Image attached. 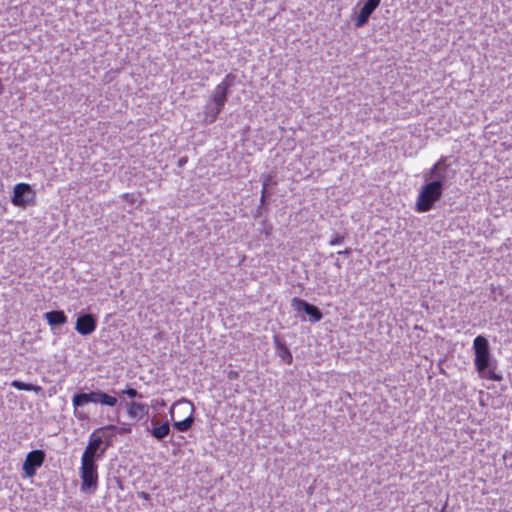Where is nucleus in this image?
I'll list each match as a JSON object with an SVG mask.
<instances>
[{"label": "nucleus", "instance_id": "27", "mask_svg": "<svg viewBox=\"0 0 512 512\" xmlns=\"http://www.w3.org/2000/svg\"><path fill=\"white\" fill-rule=\"evenodd\" d=\"M184 162H185V160H183V159H180V160H179V164H180V165L184 164Z\"/></svg>", "mask_w": 512, "mask_h": 512}, {"label": "nucleus", "instance_id": "11", "mask_svg": "<svg viewBox=\"0 0 512 512\" xmlns=\"http://www.w3.org/2000/svg\"><path fill=\"white\" fill-rule=\"evenodd\" d=\"M97 327V319L92 314H81L75 323V330L82 336L92 334Z\"/></svg>", "mask_w": 512, "mask_h": 512}, {"label": "nucleus", "instance_id": "16", "mask_svg": "<svg viewBox=\"0 0 512 512\" xmlns=\"http://www.w3.org/2000/svg\"><path fill=\"white\" fill-rule=\"evenodd\" d=\"M222 110L223 107L207 101L204 108V122L206 124H212L216 121Z\"/></svg>", "mask_w": 512, "mask_h": 512}, {"label": "nucleus", "instance_id": "23", "mask_svg": "<svg viewBox=\"0 0 512 512\" xmlns=\"http://www.w3.org/2000/svg\"><path fill=\"white\" fill-rule=\"evenodd\" d=\"M487 378L493 381H500L502 379L501 375L496 374L494 371L489 370Z\"/></svg>", "mask_w": 512, "mask_h": 512}, {"label": "nucleus", "instance_id": "13", "mask_svg": "<svg viewBox=\"0 0 512 512\" xmlns=\"http://www.w3.org/2000/svg\"><path fill=\"white\" fill-rule=\"evenodd\" d=\"M147 432L157 441H164L165 438L171 432V426L169 420H165L160 422L157 419H152L150 422V427L147 428Z\"/></svg>", "mask_w": 512, "mask_h": 512}, {"label": "nucleus", "instance_id": "21", "mask_svg": "<svg viewBox=\"0 0 512 512\" xmlns=\"http://www.w3.org/2000/svg\"><path fill=\"white\" fill-rule=\"evenodd\" d=\"M124 395H127L129 398H142V395L138 393L136 389L133 388H127L121 392Z\"/></svg>", "mask_w": 512, "mask_h": 512}, {"label": "nucleus", "instance_id": "10", "mask_svg": "<svg viewBox=\"0 0 512 512\" xmlns=\"http://www.w3.org/2000/svg\"><path fill=\"white\" fill-rule=\"evenodd\" d=\"M45 453L42 450H33L29 452L23 463V470L28 477H33L36 471L43 464Z\"/></svg>", "mask_w": 512, "mask_h": 512}, {"label": "nucleus", "instance_id": "6", "mask_svg": "<svg viewBox=\"0 0 512 512\" xmlns=\"http://www.w3.org/2000/svg\"><path fill=\"white\" fill-rule=\"evenodd\" d=\"M81 478V491L83 493H95L98 488V465L95 462L81 460L79 468Z\"/></svg>", "mask_w": 512, "mask_h": 512}, {"label": "nucleus", "instance_id": "8", "mask_svg": "<svg viewBox=\"0 0 512 512\" xmlns=\"http://www.w3.org/2000/svg\"><path fill=\"white\" fill-rule=\"evenodd\" d=\"M235 78V75L231 73L227 74L222 81L216 85L208 101L224 108L228 99V91L230 87L233 86Z\"/></svg>", "mask_w": 512, "mask_h": 512}, {"label": "nucleus", "instance_id": "2", "mask_svg": "<svg viewBox=\"0 0 512 512\" xmlns=\"http://www.w3.org/2000/svg\"><path fill=\"white\" fill-rule=\"evenodd\" d=\"M194 413L195 407L191 401L184 398L175 401L169 409L173 428L187 432L194 423Z\"/></svg>", "mask_w": 512, "mask_h": 512}, {"label": "nucleus", "instance_id": "14", "mask_svg": "<svg viewBox=\"0 0 512 512\" xmlns=\"http://www.w3.org/2000/svg\"><path fill=\"white\" fill-rule=\"evenodd\" d=\"M125 406L129 418L133 420L142 419L146 414H148L149 411L148 405L141 402H126Z\"/></svg>", "mask_w": 512, "mask_h": 512}, {"label": "nucleus", "instance_id": "3", "mask_svg": "<svg viewBox=\"0 0 512 512\" xmlns=\"http://www.w3.org/2000/svg\"><path fill=\"white\" fill-rule=\"evenodd\" d=\"M116 430H117V427L112 424L95 430L89 436L88 444L81 456V460L97 463V461L103 457L106 449L108 448V443L104 444L103 437L98 435V433L105 432V431L114 432Z\"/></svg>", "mask_w": 512, "mask_h": 512}, {"label": "nucleus", "instance_id": "18", "mask_svg": "<svg viewBox=\"0 0 512 512\" xmlns=\"http://www.w3.org/2000/svg\"><path fill=\"white\" fill-rule=\"evenodd\" d=\"M275 346L277 355L281 358V360L286 364H291L293 357L288 347L280 341H275Z\"/></svg>", "mask_w": 512, "mask_h": 512}, {"label": "nucleus", "instance_id": "25", "mask_svg": "<svg viewBox=\"0 0 512 512\" xmlns=\"http://www.w3.org/2000/svg\"><path fill=\"white\" fill-rule=\"evenodd\" d=\"M238 377V373L236 371H230L228 373V378L229 379H236Z\"/></svg>", "mask_w": 512, "mask_h": 512}, {"label": "nucleus", "instance_id": "15", "mask_svg": "<svg viewBox=\"0 0 512 512\" xmlns=\"http://www.w3.org/2000/svg\"><path fill=\"white\" fill-rule=\"evenodd\" d=\"M378 6L374 0H367L356 17L355 26L357 28L364 26Z\"/></svg>", "mask_w": 512, "mask_h": 512}, {"label": "nucleus", "instance_id": "4", "mask_svg": "<svg viewBox=\"0 0 512 512\" xmlns=\"http://www.w3.org/2000/svg\"><path fill=\"white\" fill-rule=\"evenodd\" d=\"M425 182L436 183L440 189L444 190L450 180L454 177V172L446 163L445 158H440L428 171L423 175Z\"/></svg>", "mask_w": 512, "mask_h": 512}, {"label": "nucleus", "instance_id": "19", "mask_svg": "<svg viewBox=\"0 0 512 512\" xmlns=\"http://www.w3.org/2000/svg\"><path fill=\"white\" fill-rule=\"evenodd\" d=\"M262 179V191H261V202L263 203L266 198V192L268 187L274 185L276 182L274 180V177L270 174H263L261 176Z\"/></svg>", "mask_w": 512, "mask_h": 512}, {"label": "nucleus", "instance_id": "29", "mask_svg": "<svg viewBox=\"0 0 512 512\" xmlns=\"http://www.w3.org/2000/svg\"><path fill=\"white\" fill-rule=\"evenodd\" d=\"M111 437H112V435L106 436L105 438H106V440H109Z\"/></svg>", "mask_w": 512, "mask_h": 512}, {"label": "nucleus", "instance_id": "28", "mask_svg": "<svg viewBox=\"0 0 512 512\" xmlns=\"http://www.w3.org/2000/svg\"><path fill=\"white\" fill-rule=\"evenodd\" d=\"M374 1L376 2L377 5H379L381 0H374Z\"/></svg>", "mask_w": 512, "mask_h": 512}, {"label": "nucleus", "instance_id": "5", "mask_svg": "<svg viewBox=\"0 0 512 512\" xmlns=\"http://www.w3.org/2000/svg\"><path fill=\"white\" fill-rule=\"evenodd\" d=\"M443 191L436 183L425 182L416 199V211L425 213L431 210L434 203L442 197Z\"/></svg>", "mask_w": 512, "mask_h": 512}, {"label": "nucleus", "instance_id": "26", "mask_svg": "<svg viewBox=\"0 0 512 512\" xmlns=\"http://www.w3.org/2000/svg\"><path fill=\"white\" fill-rule=\"evenodd\" d=\"M339 255H348L350 253V250L349 249H345L343 251H338L337 252Z\"/></svg>", "mask_w": 512, "mask_h": 512}, {"label": "nucleus", "instance_id": "12", "mask_svg": "<svg viewBox=\"0 0 512 512\" xmlns=\"http://www.w3.org/2000/svg\"><path fill=\"white\" fill-rule=\"evenodd\" d=\"M291 306L297 312H305L307 315L311 317V320L313 322H319L323 317L321 311L316 306L309 304L303 299L294 297L291 300Z\"/></svg>", "mask_w": 512, "mask_h": 512}, {"label": "nucleus", "instance_id": "9", "mask_svg": "<svg viewBox=\"0 0 512 512\" xmlns=\"http://www.w3.org/2000/svg\"><path fill=\"white\" fill-rule=\"evenodd\" d=\"M35 200V193L27 183H18L14 186L12 203L18 207H25Z\"/></svg>", "mask_w": 512, "mask_h": 512}, {"label": "nucleus", "instance_id": "17", "mask_svg": "<svg viewBox=\"0 0 512 512\" xmlns=\"http://www.w3.org/2000/svg\"><path fill=\"white\" fill-rule=\"evenodd\" d=\"M44 318L50 326L62 325L67 322V316L61 310H53L46 312Z\"/></svg>", "mask_w": 512, "mask_h": 512}, {"label": "nucleus", "instance_id": "22", "mask_svg": "<svg viewBox=\"0 0 512 512\" xmlns=\"http://www.w3.org/2000/svg\"><path fill=\"white\" fill-rule=\"evenodd\" d=\"M343 241H344V236H343V235H340V234H336V235H334V236L330 239L329 244H330L331 246H336V245L341 244Z\"/></svg>", "mask_w": 512, "mask_h": 512}, {"label": "nucleus", "instance_id": "20", "mask_svg": "<svg viewBox=\"0 0 512 512\" xmlns=\"http://www.w3.org/2000/svg\"><path fill=\"white\" fill-rule=\"evenodd\" d=\"M11 386L16 388V389H18V390H22V391H35V392H38L41 389L39 386L30 384V383H25V382H22V381H19V380L12 381Z\"/></svg>", "mask_w": 512, "mask_h": 512}, {"label": "nucleus", "instance_id": "7", "mask_svg": "<svg viewBox=\"0 0 512 512\" xmlns=\"http://www.w3.org/2000/svg\"><path fill=\"white\" fill-rule=\"evenodd\" d=\"M475 353L474 365L479 373H484L491 365V353L488 340L484 336H477L473 340Z\"/></svg>", "mask_w": 512, "mask_h": 512}, {"label": "nucleus", "instance_id": "1", "mask_svg": "<svg viewBox=\"0 0 512 512\" xmlns=\"http://www.w3.org/2000/svg\"><path fill=\"white\" fill-rule=\"evenodd\" d=\"M117 402L118 400L115 396L109 395L101 390H94L88 393H76L72 397L74 416L82 421L88 419V414L82 410L86 404L93 403L114 407Z\"/></svg>", "mask_w": 512, "mask_h": 512}, {"label": "nucleus", "instance_id": "24", "mask_svg": "<svg viewBox=\"0 0 512 512\" xmlns=\"http://www.w3.org/2000/svg\"><path fill=\"white\" fill-rule=\"evenodd\" d=\"M138 496H139L140 498L144 499V500H148V499L150 498V495H149L148 493H146V492H143V491H142V492H139V493H138Z\"/></svg>", "mask_w": 512, "mask_h": 512}]
</instances>
